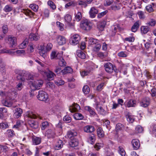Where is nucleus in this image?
<instances>
[{"mask_svg":"<svg viewBox=\"0 0 156 156\" xmlns=\"http://www.w3.org/2000/svg\"><path fill=\"white\" fill-rule=\"evenodd\" d=\"M27 115L29 118L28 120V123L30 126L34 129H36L38 127V123L34 119L37 118H39L40 119H42V117L39 115H36L32 112H28L27 114Z\"/></svg>","mask_w":156,"mask_h":156,"instance_id":"nucleus-1","label":"nucleus"},{"mask_svg":"<svg viewBox=\"0 0 156 156\" xmlns=\"http://www.w3.org/2000/svg\"><path fill=\"white\" fill-rule=\"evenodd\" d=\"M80 27L83 29L88 31L92 28V24L88 20H82L80 23Z\"/></svg>","mask_w":156,"mask_h":156,"instance_id":"nucleus-2","label":"nucleus"},{"mask_svg":"<svg viewBox=\"0 0 156 156\" xmlns=\"http://www.w3.org/2000/svg\"><path fill=\"white\" fill-rule=\"evenodd\" d=\"M37 98L40 101L48 102L49 101L48 95L47 93L43 91H39Z\"/></svg>","mask_w":156,"mask_h":156,"instance_id":"nucleus-3","label":"nucleus"},{"mask_svg":"<svg viewBox=\"0 0 156 156\" xmlns=\"http://www.w3.org/2000/svg\"><path fill=\"white\" fill-rule=\"evenodd\" d=\"M105 71L109 73H112L113 70L116 73L117 72V70L115 69V67L110 62H107L104 65Z\"/></svg>","mask_w":156,"mask_h":156,"instance_id":"nucleus-4","label":"nucleus"},{"mask_svg":"<svg viewBox=\"0 0 156 156\" xmlns=\"http://www.w3.org/2000/svg\"><path fill=\"white\" fill-rule=\"evenodd\" d=\"M80 38L78 34L73 35L70 39L69 43L75 45L78 44Z\"/></svg>","mask_w":156,"mask_h":156,"instance_id":"nucleus-5","label":"nucleus"},{"mask_svg":"<svg viewBox=\"0 0 156 156\" xmlns=\"http://www.w3.org/2000/svg\"><path fill=\"white\" fill-rule=\"evenodd\" d=\"M42 73L44 75L46 76L47 77L48 80L50 81L53 80V78L55 74L52 72L48 71V72L42 71Z\"/></svg>","mask_w":156,"mask_h":156,"instance_id":"nucleus-6","label":"nucleus"},{"mask_svg":"<svg viewBox=\"0 0 156 156\" xmlns=\"http://www.w3.org/2000/svg\"><path fill=\"white\" fill-rule=\"evenodd\" d=\"M56 39L59 45H62L66 43V39L64 36L58 35L57 36Z\"/></svg>","mask_w":156,"mask_h":156,"instance_id":"nucleus-7","label":"nucleus"},{"mask_svg":"<svg viewBox=\"0 0 156 156\" xmlns=\"http://www.w3.org/2000/svg\"><path fill=\"white\" fill-rule=\"evenodd\" d=\"M125 115L127 120L129 123H132L134 121V116L132 115L131 113L126 112L125 113Z\"/></svg>","mask_w":156,"mask_h":156,"instance_id":"nucleus-8","label":"nucleus"},{"mask_svg":"<svg viewBox=\"0 0 156 156\" xmlns=\"http://www.w3.org/2000/svg\"><path fill=\"white\" fill-rule=\"evenodd\" d=\"M13 116L15 118H18L21 116L23 113L22 109L19 108H16L15 110Z\"/></svg>","mask_w":156,"mask_h":156,"instance_id":"nucleus-9","label":"nucleus"},{"mask_svg":"<svg viewBox=\"0 0 156 156\" xmlns=\"http://www.w3.org/2000/svg\"><path fill=\"white\" fill-rule=\"evenodd\" d=\"M43 83V82L42 80L40 81H37L34 82V83H32L31 87H34L36 89H39L41 87Z\"/></svg>","mask_w":156,"mask_h":156,"instance_id":"nucleus-10","label":"nucleus"},{"mask_svg":"<svg viewBox=\"0 0 156 156\" xmlns=\"http://www.w3.org/2000/svg\"><path fill=\"white\" fill-rule=\"evenodd\" d=\"M150 103V98L148 97H145L143 99L140 103V105L144 107H146L149 105Z\"/></svg>","mask_w":156,"mask_h":156,"instance_id":"nucleus-11","label":"nucleus"},{"mask_svg":"<svg viewBox=\"0 0 156 156\" xmlns=\"http://www.w3.org/2000/svg\"><path fill=\"white\" fill-rule=\"evenodd\" d=\"M2 103L5 106L10 107L12 105V100L9 99L8 97H6L5 100L2 101Z\"/></svg>","mask_w":156,"mask_h":156,"instance_id":"nucleus-12","label":"nucleus"},{"mask_svg":"<svg viewBox=\"0 0 156 156\" xmlns=\"http://www.w3.org/2000/svg\"><path fill=\"white\" fill-rule=\"evenodd\" d=\"M106 24V22L105 20L100 21L99 23H97V28L100 31H102L104 30Z\"/></svg>","mask_w":156,"mask_h":156,"instance_id":"nucleus-13","label":"nucleus"},{"mask_svg":"<svg viewBox=\"0 0 156 156\" xmlns=\"http://www.w3.org/2000/svg\"><path fill=\"white\" fill-rule=\"evenodd\" d=\"M80 108L79 105L77 104H74L73 105L69 108V110L71 112H74L77 111Z\"/></svg>","mask_w":156,"mask_h":156,"instance_id":"nucleus-14","label":"nucleus"},{"mask_svg":"<svg viewBox=\"0 0 156 156\" xmlns=\"http://www.w3.org/2000/svg\"><path fill=\"white\" fill-rule=\"evenodd\" d=\"M16 78L18 80H21L20 82H24L26 79L25 73L23 72L17 74Z\"/></svg>","mask_w":156,"mask_h":156,"instance_id":"nucleus-15","label":"nucleus"},{"mask_svg":"<svg viewBox=\"0 0 156 156\" xmlns=\"http://www.w3.org/2000/svg\"><path fill=\"white\" fill-rule=\"evenodd\" d=\"M55 133L51 129H48L46 132L45 136L48 138H53Z\"/></svg>","mask_w":156,"mask_h":156,"instance_id":"nucleus-16","label":"nucleus"},{"mask_svg":"<svg viewBox=\"0 0 156 156\" xmlns=\"http://www.w3.org/2000/svg\"><path fill=\"white\" fill-rule=\"evenodd\" d=\"M79 141L76 138L71 139L69 142V145L72 147H75L78 146Z\"/></svg>","mask_w":156,"mask_h":156,"instance_id":"nucleus-17","label":"nucleus"},{"mask_svg":"<svg viewBox=\"0 0 156 156\" xmlns=\"http://www.w3.org/2000/svg\"><path fill=\"white\" fill-rule=\"evenodd\" d=\"M77 135V133L74 131H69L67 132V136L69 138L71 139H73L75 138L74 136H76Z\"/></svg>","mask_w":156,"mask_h":156,"instance_id":"nucleus-18","label":"nucleus"},{"mask_svg":"<svg viewBox=\"0 0 156 156\" xmlns=\"http://www.w3.org/2000/svg\"><path fill=\"white\" fill-rule=\"evenodd\" d=\"M131 143L133 146L134 149L135 150H137L139 147L140 144L139 143L138 140H133L132 141Z\"/></svg>","mask_w":156,"mask_h":156,"instance_id":"nucleus-19","label":"nucleus"},{"mask_svg":"<svg viewBox=\"0 0 156 156\" xmlns=\"http://www.w3.org/2000/svg\"><path fill=\"white\" fill-rule=\"evenodd\" d=\"M98 136L99 138H102L104 136V132L101 127H98L97 130Z\"/></svg>","mask_w":156,"mask_h":156,"instance_id":"nucleus-20","label":"nucleus"},{"mask_svg":"<svg viewBox=\"0 0 156 156\" xmlns=\"http://www.w3.org/2000/svg\"><path fill=\"white\" fill-rule=\"evenodd\" d=\"M85 132L87 133H91L94 131V128L92 126H87L84 127Z\"/></svg>","mask_w":156,"mask_h":156,"instance_id":"nucleus-21","label":"nucleus"},{"mask_svg":"<svg viewBox=\"0 0 156 156\" xmlns=\"http://www.w3.org/2000/svg\"><path fill=\"white\" fill-rule=\"evenodd\" d=\"M33 144L35 145L39 144L41 142V138L34 136L32 138Z\"/></svg>","mask_w":156,"mask_h":156,"instance_id":"nucleus-22","label":"nucleus"},{"mask_svg":"<svg viewBox=\"0 0 156 156\" xmlns=\"http://www.w3.org/2000/svg\"><path fill=\"white\" fill-rule=\"evenodd\" d=\"M140 26V22L139 21L135 22L132 26L131 30L133 32H135L137 31Z\"/></svg>","mask_w":156,"mask_h":156,"instance_id":"nucleus-23","label":"nucleus"},{"mask_svg":"<svg viewBox=\"0 0 156 156\" xmlns=\"http://www.w3.org/2000/svg\"><path fill=\"white\" fill-rule=\"evenodd\" d=\"M98 10L94 7L91 8L90 12V17L92 18L94 17L98 13Z\"/></svg>","mask_w":156,"mask_h":156,"instance_id":"nucleus-24","label":"nucleus"},{"mask_svg":"<svg viewBox=\"0 0 156 156\" xmlns=\"http://www.w3.org/2000/svg\"><path fill=\"white\" fill-rule=\"evenodd\" d=\"M140 29L141 33L142 34H145L149 31L150 28H149L148 26H142L141 27Z\"/></svg>","mask_w":156,"mask_h":156,"instance_id":"nucleus-25","label":"nucleus"},{"mask_svg":"<svg viewBox=\"0 0 156 156\" xmlns=\"http://www.w3.org/2000/svg\"><path fill=\"white\" fill-rule=\"evenodd\" d=\"M29 39L31 41H37L38 40L39 37V36H37L35 34H30L29 35Z\"/></svg>","mask_w":156,"mask_h":156,"instance_id":"nucleus-26","label":"nucleus"},{"mask_svg":"<svg viewBox=\"0 0 156 156\" xmlns=\"http://www.w3.org/2000/svg\"><path fill=\"white\" fill-rule=\"evenodd\" d=\"M72 71V68L69 66L66 67L64 69L61 71V72L63 74L71 73Z\"/></svg>","mask_w":156,"mask_h":156,"instance_id":"nucleus-27","label":"nucleus"},{"mask_svg":"<svg viewBox=\"0 0 156 156\" xmlns=\"http://www.w3.org/2000/svg\"><path fill=\"white\" fill-rule=\"evenodd\" d=\"M63 145V141L61 140H59L57 144H56L55 147V149L58 150L62 147Z\"/></svg>","mask_w":156,"mask_h":156,"instance_id":"nucleus-28","label":"nucleus"},{"mask_svg":"<svg viewBox=\"0 0 156 156\" xmlns=\"http://www.w3.org/2000/svg\"><path fill=\"white\" fill-rule=\"evenodd\" d=\"M136 101L133 99L129 100L128 102L127 106L128 107L135 106L136 104Z\"/></svg>","mask_w":156,"mask_h":156,"instance_id":"nucleus-29","label":"nucleus"},{"mask_svg":"<svg viewBox=\"0 0 156 156\" xmlns=\"http://www.w3.org/2000/svg\"><path fill=\"white\" fill-rule=\"evenodd\" d=\"M77 55L79 57L83 59L85 58L86 57V55L85 53L80 50L77 51Z\"/></svg>","mask_w":156,"mask_h":156,"instance_id":"nucleus-30","label":"nucleus"},{"mask_svg":"<svg viewBox=\"0 0 156 156\" xmlns=\"http://www.w3.org/2000/svg\"><path fill=\"white\" fill-rule=\"evenodd\" d=\"M85 110L89 112L90 114L92 115H95V113L94 112V109L92 108L89 106H86L85 107Z\"/></svg>","mask_w":156,"mask_h":156,"instance_id":"nucleus-31","label":"nucleus"},{"mask_svg":"<svg viewBox=\"0 0 156 156\" xmlns=\"http://www.w3.org/2000/svg\"><path fill=\"white\" fill-rule=\"evenodd\" d=\"M83 117L82 114L80 113H76L74 115V118L76 120H81L83 119Z\"/></svg>","mask_w":156,"mask_h":156,"instance_id":"nucleus-32","label":"nucleus"},{"mask_svg":"<svg viewBox=\"0 0 156 156\" xmlns=\"http://www.w3.org/2000/svg\"><path fill=\"white\" fill-rule=\"evenodd\" d=\"M41 126V129L44 130L49 126V124L47 121H45L42 122Z\"/></svg>","mask_w":156,"mask_h":156,"instance_id":"nucleus-33","label":"nucleus"},{"mask_svg":"<svg viewBox=\"0 0 156 156\" xmlns=\"http://www.w3.org/2000/svg\"><path fill=\"white\" fill-rule=\"evenodd\" d=\"M83 91L85 94H88L90 92V89L88 86L85 85L83 87Z\"/></svg>","mask_w":156,"mask_h":156,"instance_id":"nucleus-34","label":"nucleus"},{"mask_svg":"<svg viewBox=\"0 0 156 156\" xmlns=\"http://www.w3.org/2000/svg\"><path fill=\"white\" fill-rule=\"evenodd\" d=\"M156 23V21L155 20H150L146 23L147 26L151 27L154 26Z\"/></svg>","mask_w":156,"mask_h":156,"instance_id":"nucleus-35","label":"nucleus"},{"mask_svg":"<svg viewBox=\"0 0 156 156\" xmlns=\"http://www.w3.org/2000/svg\"><path fill=\"white\" fill-rule=\"evenodd\" d=\"M66 62L63 58L58 62V64L61 67H65L66 66Z\"/></svg>","mask_w":156,"mask_h":156,"instance_id":"nucleus-36","label":"nucleus"},{"mask_svg":"<svg viewBox=\"0 0 156 156\" xmlns=\"http://www.w3.org/2000/svg\"><path fill=\"white\" fill-rule=\"evenodd\" d=\"M48 5L50 6L51 8L53 10L56 9V6L54 3L51 1H49L48 2Z\"/></svg>","mask_w":156,"mask_h":156,"instance_id":"nucleus-37","label":"nucleus"},{"mask_svg":"<svg viewBox=\"0 0 156 156\" xmlns=\"http://www.w3.org/2000/svg\"><path fill=\"white\" fill-rule=\"evenodd\" d=\"M30 7L35 12L37 11L38 8V5L35 4H30Z\"/></svg>","mask_w":156,"mask_h":156,"instance_id":"nucleus-38","label":"nucleus"},{"mask_svg":"<svg viewBox=\"0 0 156 156\" xmlns=\"http://www.w3.org/2000/svg\"><path fill=\"white\" fill-rule=\"evenodd\" d=\"M23 82H19L16 86V89L19 90H20L23 88Z\"/></svg>","mask_w":156,"mask_h":156,"instance_id":"nucleus-39","label":"nucleus"},{"mask_svg":"<svg viewBox=\"0 0 156 156\" xmlns=\"http://www.w3.org/2000/svg\"><path fill=\"white\" fill-rule=\"evenodd\" d=\"M96 108L97 110L99 111L101 114H103L105 113V110L101 106H99L97 105Z\"/></svg>","mask_w":156,"mask_h":156,"instance_id":"nucleus-40","label":"nucleus"},{"mask_svg":"<svg viewBox=\"0 0 156 156\" xmlns=\"http://www.w3.org/2000/svg\"><path fill=\"white\" fill-rule=\"evenodd\" d=\"M135 131L136 133H141L143 131V129L141 126H138L135 128Z\"/></svg>","mask_w":156,"mask_h":156,"instance_id":"nucleus-41","label":"nucleus"},{"mask_svg":"<svg viewBox=\"0 0 156 156\" xmlns=\"http://www.w3.org/2000/svg\"><path fill=\"white\" fill-rule=\"evenodd\" d=\"M123 127V125L122 124L118 123L116 124V130L117 131L121 130L122 129Z\"/></svg>","mask_w":156,"mask_h":156,"instance_id":"nucleus-42","label":"nucleus"},{"mask_svg":"<svg viewBox=\"0 0 156 156\" xmlns=\"http://www.w3.org/2000/svg\"><path fill=\"white\" fill-rule=\"evenodd\" d=\"M34 14V13L32 12L31 10H29L26 11L25 13V14L26 15L29 16L30 18H31L33 16Z\"/></svg>","mask_w":156,"mask_h":156,"instance_id":"nucleus-43","label":"nucleus"},{"mask_svg":"<svg viewBox=\"0 0 156 156\" xmlns=\"http://www.w3.org/2000/svg\"><path fill=\"white\" fill-rule=\"evenodd\" d=\"M26 79L27 80H33L34 78V76L30 73L25 74Z\"/></svg>","mask_w":156,"mask_h":156,"instance_id":"nucleus-44","label":"nucleus"},{"mask_svg":"<svg viewBox=\"0 0 156 156\" xmlns=\"http://www.w3.org/2000/svg\"><path fill=\"white\" fill-rule=\"evenodd\" d=\"M101 47V45L98 43L96 44L94 46L93 50L95 51H99Z\"/></svg>","mask_w":156,"mask_h":156,"instance_id":"nucleus-45","label":"nucleus"},{"mask_svg":"<svg viewBox=\"0 0 156 156\" xmlns=\"http://www.w3.org/2000/svg\"><path fill=\"white\" fill-rule=\"evenodd\" d=\"M119 153L122 156H124L125 155L126 152L123 148L121 146H119Z\"/></svg>","mask_w":156,"mask_h":156,"instance_id":"nucleus-46","label":"nucleus"},{"mask_svg":"<svg viewBox=\"0 0 156 156\" xmlns=\"http://www.w3.org/2000/svg\"><path fill=\"white\" fill-rule=\"evenodd\" d=\"M57 25L59 27V29L61 31H62L64 30L63 27L64 26V24L61 23L59 22H56Z\"/></svg>","mask_w":156,"mask_h":156,"instance_id":"nucleus-47","label":"nucleus"},{"mask_svg":"<svg viewBox=\"0 0 156 156\" xmlns=\"http://www.w3.org/2000/svg\"><path fill=\"white\" fill-rule=\"evenodd\" d=\"M5 69V65L4 62H0V71L4 72Z\"/></svg>","mask_w":156,"mask_h":156,"instance_id":"nucleus-48","label":"nucleus"},{"mask_svg":"<svg viewBox=\"0 0 156 156\" xmlns=\"http://www.w3.org/2000/svg\"><path fill=\"white\" fill-rule=\"evenodd\" d=\"M63 120L67 123H69L71 121V119L69 116L66 115L64 117Z\"/></svg>","mask_w":156,"mask_h":156,"instance_id":"nucleus-49","label":"nucleus"},{"mask_svg":"<svg viewBox=\"0 0 156 156\" xmlns=\"http://www.w3.org/2000/svg\"><path fill=\"white\" fill-rule=\"evenodd\" d=\"M12 10V7L9 5H6L4 8V10L6 12H9Z\"/></svg>","mask_w":156,"mask_h":156,"instance_id":"nucleus-50","label":"nucleus"},{"mask_svg":"<svg viewBox=\"0 0 156 156\" xmlns=\"http://www.w3.org/2000/svg\"><path fill=\"white\" fill-rule=\"evenodd\" d=\"M137 14L138 15L140 19H144L145 18V16L144 12L142 11H139L137 12Z\"/></svg>","mask_w":156,"mask_h":156,"instance_id":"nucleus-51","label":"nucleus"},{"mask_svg":"<svg viewBox=\"0 0 156 156\" xmlns=\"http://www.w3.org/2000/svg\"><path fill=\"white\" fill-rule=\"evenodd\" d=\"M146 10L149 12H151L153 11V9L151 5H149L146 7Z\"/></svg>","mask_w":156,"mask_h":156,"instance_id":"nucleus-52","label":"nucleus"},{"mask_svg":"<svg viewBox=\"0 0 156 156\" xmlns=\"http://www.w3.org/2000/svg\"><path fill=\"white\" fill-rule=\"evenodd\" d=\"M55 83L58 86H61L64 83V82L62 80H58L57 81H55Z\"/></svg>","mask_w":156,"mask_h":156,"instance_id":"nucleus-53","label":"nucleus"},{"mask_svg":"<svg viewBox=\"0 0 156 156\" xmlns=\"http://www.w3.org/2000/svg\"><path fill=\"white\" fill-rule=\"evenodd\" d=\"M97 40L94 39H90L89 40V44L91 45H95L96 44Z\"/></svg>","mask_w":156,"mask_h":156,"instance_id":"nucleus-54","label":"nucleus"},{"mask_svg":"<svg viewBox=\"0 0 156 156\" xmlns=\"http://www.w3.org/2000/svg\"><path fill=\"white\" fill-rule=\"evenodd\" d=\"M2 31L3 33L5 34L8 32V28L7 25H4L2 27Z\"/></svg>","mask_w":156,"mask_h":156,"instance_id":"nucleus-55","label":"nucleus"},{"mask_svg":"<svg viewBox=\"0 0 156 156\" xmlns=\"http://www.w3.org/2000/svg\"><path fill=\"white\" fill-rule=\"evenodd\" d=\"M76 19L81 20L82 18L81 13L80 12H78L75 16Z\"/></svg>","mask_w":156,"mask_h":156,"instance_id":"nucleus-56","label":"nucleus"},{"mask_svg":"<svg viewBox=\"0 0 156 156\" xmlns=\"http://www.w3.org/2000/svg\"><path fill=\"white\" fill-rule=\"evenodd\" d=\"M113 2V0H107L104 3V5L105 6L110 5Z\"/></svg>","mask_w":156,"mask_h":156,"instance_id":"nucleus-57","label":"nucleus"},{"mask_svg":"<svg viewBox=\"0 0 156 156\" xmlns=\"http://www.w3.org/2000/svg\"><path fill=\"white\" fill-rule=\"evenodd\" d=\"M107 12L108 11L107 10H106L103 12H101L98 14V18H101L102 16H103L105 15L107 13Z\"/></svg>","mask_w":156,"mask_h":156,"instance_id":"nucleus-58","label":"nucleus"},{"mask_svg":"<svg viewBox=\"0 0 156 156\" xmlns=\"http://www.w3.org/2000/svg\"><path fill=\"white\" fill-rule=\"evenodd\" d=\"M74 3L73 2H70L65 5V7L67 8L68 7L71 6H74Z\"/></svg>","mask_w":156,"mask_h":156,"instance_id":"nucleus-59","label":"nucleus"},{"mask_svg":"<svg viewBox=\"0 0 156 156\" xmlns=\"http://www.w3.org/2000/svg\"><path fill=\"white\" fill-rule=\"evenodd\" d=\"M0 127H1L2 129H5L7 128H8V124L7 123H2L0 124Z\"/></svg>","mask_w":156,"mask_h":156,"instance_id":"nucleus-60","label":"nucleus"},{"mask_svg":"<svg viewBox=\"0 0 156 156\" xmlns=\"http://www.w3.org/2000/svg\"><path fill=\"white\" fill-rule=\"evenodd\" d=\"M47 51L46 50L39 51V53L44 58L45 56V54Z\"/></svg>","mask_w":156,"mask_h":156,"instance_id":"nucleus-61","label":"nucleus"},{"mask_svg":"<svg viewBox=\"0 0 156 156\" xmlns=\"http://www.w3.org/2000/svg\"><path fill=\"white\" fill-rule=\"evenodd\" d=\"M21 126L20 122L19 121H17L16 122V125H14L13 127V128H15L16 129L19 128Z\"/></svg>","mask_w":156,"mask_h":156,"instance_id":"nucleus-62","label":"nucleus"},{"mask_svg":"<svg viewBox=\"0 0 156 156\" xmlns=\"http://www.w3.org/2000/svg\"><path fill=\"white\" fill-rule=\"evenodd\" d=\"M52 45L51 43H49L47 44L46 48H45L46 50L47 51H49L51 48Z\"/></svg>","mask_w":156,"mask_h":156,"instance_id":"nucleus-63","label":"nucleus"},{"mask_svg":"<svg viewBox=\"0 0 156 156\" xmlns=\"http://www.w3.org/2000/svg\"><path fill=\"white\" fill-rule=\"evenodd\" d=\"M151 95L152 97H156V89L153 88L151 90Z\"/></svg>","mask_w":156,"mask_h":156,"instance_id":"nucleus-64","label":"nucleus"}]
</instances>
